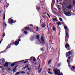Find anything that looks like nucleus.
Segmentation results:
<instances>
[{
    "instance_id": "f257e3e1",
    "label": "nucleus",
    "mask_w": 75,
    "mask_h": 75,
    "mask_svg": "<svg viewBox=\"0 0 75 75\" xmlns=\"http://www.w3.org/2000/svg\"><path fill=\"white\" fill-rule=\"evenodd\" d=\"M64 28L66 30V35L65 37V42L66 44H67L68 43V38H69V33H68L69 30L68 29V27L66 25L64 26Z\"/></svg>"
},
{
    "instance_id": "f03ea898",
    "label": "nucleus",
    "mask_w": 75,
    "mask_h": 75,
    "mask_svg": "<svg viewBox=\"0 0 75 75\" xmlns=\"http://www.w3.org/2000/svg\"><path fill=\"white\" fill-rule=\"evenodd\" d=\"M39 35H37L36 36V38L38 40H39V42L41 44H45V41L44 40V37L43 36H42L41 37V40L42 42H41V40H39Z\"/></svg>"
},
{
    "instance_id": "7ed1b4c3",
    "label": "nucleus",
    "mask_w": 75,
    "mask_h": 75,
    "mask_svg": "<svg viewBox=\"0 0 75 75\" xmlns=\"http://www.w3.org/2000/svg\"><path fill=\"white\" fill-rule=\"evenodd\" d=\"M72 50H71L70 51H69L68 52H67L66 54V57H68V59H71V57L70 56L71 54H72Z\"/></svg>"
},
{
    "instance_id": "20e7f679",
    "label": "nucleus",
    "mask_w": 75,
    "mask_h": 75,
    "mask_svg": "<svg viewBox=\"0 0 75 75\" xmlns=\"http://www.w3.org/2000/svg\"><path fill=\"white\" fill-rule=\"evenodd\" d=\"M54 72L56 75H63V74L62 73L59 74V73H60V70L58 69H56L55 70H54Z\"/></svg>"
},
{
    "instance_id": "39448f33",
    "label": "nucleus",
    "mask_w": 75,
    "mask_h": 75,
    "mask_svg": "<svg viewBox=\"0 0 75 75\" xmlns=\"http://www.w3.org/2000/svg\"><path fill=\"white\" fill-rule=\"evenodd\" d=\"M21 41V40L20 39H17L15 42H13L14 44L16 46H17V45H18V44H19V41Z\"/></svg>"
},
{
    "instance_id": "423d86ee",
    "label": "nucleus",
    "mask_w": 75,
    "mask_h": 75,
    "mask_svg": "<svg viewBox=\"0 0 75 75\" xmlns=\"http://www.w3.org/2000/svg\"><path fill=\"white\" fill-rule=\"evenodd\" d=\"M64 13L65 15H68V16H71L72 14V13L71 12H65V11H64Z\"/></svg>"
},
{
    "instance_id": "0eeeda50",
    "label": "nucleus",
    "mask_w": 75,
    "mask_h": 75,
    "mask_svg": "<svg viewBox=\"0 0 75 75\" xmlns=\"http://www.w3.org/2000/svg\"><path fill=\"white\" fill-rule=\"evenodd\" d=\"M11 63H9V62H6L5 64H4V67H8V65Z\"/></svg>"
},
{
    "instance_id": "6e6552de",
    "label": "nucleus",
    "mask_w": 75,
    "mask_h": 75,
    "mask_svg": "<svg viewBox=\"0 0 75 75\" xmlns=\"http://www.w3.org/2000/svg\"><path fill=\"white\" fill-rule=\"evenodd\" d=\"M65 48H67V50H69L71 48L69 47V45L68 44H67L66 45H65Z\"/></svg>"
},
{
    "instance_id": "1a4fd4ad",
    "label": "nucleus",
    "mask_w": 75,
    "mask_h": 75,
    "mask_svg": "<svg viewBox=\"0 0 75 75\" xmlns=\"http://www.w3.org/2000/svg\"><path fill=\"white\" fill-rule=\"evenodd\" d=\"M30 59L31 60V61H33L34 62H35L36 61V59H35V58L34 57H31L30 58Z\"/></svg>"
},
{
    "instance_id": "9d476101",
    "label": "nucleus",
    "mask_w": 75,
    "mask_h": 75,
    "mask_svg": "<svg viewBox=\"0 0 75 75\" xmlns=\"http://www.w3.org/2000/svg\"><path fill=\"white\" fill-rule=\"evenodd\" d=\"M25 30H27V31H31V29L29 27H26L24 28Z\"/></svg>"
},
{
    "instance_id": "9b49d317",
    "label": "nucleus",
    "mask_w": 75,
    "mask_h": 75,
    "mask_svg": "<svg viewBox=\"0 0 75 75\" xmlns=\"http://www.w3.org/2000/svg\"><path fill=\"white\" fill-rule=\"evenodd\" d=\"M10 47H11V46H10V45H8L6 47V48L5 49V50L3 51L4 52H6V50H7L8 48H10Z\"/></svg>"
},
{
    "instance_id": "f8f14e48",
    "label": "nucleus",
    "mask_w": 75,
    "mask_h": 75,
    "mask_svg": "<svg viewBox=\"0 0 75 75\" xmlns=\"http://www.w3.org/2000/svg\"><path fill=\"white\" fill-rule=\"evenodd\" d=\"M2 62L1 63V66H3V65L4 64V62H5V59H2Z\"/></svg>"
},
{
    "instance_id": "ddd939ff",
    "label": "nucleus",
    "mask_w": 75,
    "mask_h": 75,
    "mask_svg": "<svg viewBox=\"0 0 75 75\" xmlns=\"http://www.w3.org/2000/svg\"><path fill=\"white\" fill-rule=\"evenodd\" d=\"M67 8L68 9H71L72 8V4H70L69 5H68Z\"/></svg>"
},
{
    "instance_id": "4468645a",
    "label": "nucleus",
    "mask_w": 75,
    "mask_h": 75,
    "mask_svg": "<svg viewBox=\"0 0 75 75\" xmlns=\"http://www.w3.org/2000/svg\"><path fill=\"white\" fill-rule=\"evenodd\" d=\"M17 63V62H15L13 63H12L11 65V67H14V65H15V64Z\"/></svg>"
},
{
    "instance_id": "2eb2a0df",
    "label": "nucleus",
    "mask_w": 75,
    "mask_h": 75,
    "mask_svg": "<svg viewBox=\"0 0 75 75\" xmlns=\"http://www.w3.org/2000/svg\"><path fill=\"white\" fill-rule=\"evenodd\" d=\"M3 25H4V26L5 28L6 27V26H7V24H6V22H5L3 23Z\"/></svg>"
},
{
    "instance_id": "dca6fc26",
    "label": "nucleus",
    "mask_w": 75,
    "mask_h": 75,
    "mask_svg": "<svg viewBox=\"0 0 75 75\" xmlns=\"http://www.w3.org/2000/svg\"><path fill=\"white\" fill-rule=\"evenodd\" d=\"M9 23L10 24H12L13 23V20L11 19L10 21H9Z\"/></svg>"
},
{
    "instance_id": "f3484780",
    "label": "nucleus",
    "mask_w": 75,
    "mask_h": 75,
    "mask_svg": "<svg viewBox=\"0 0 75 75\" xmlns=\"http://www.w3.org/2000/svg\"><path fill=\"white\" fill-rule=\"evenodd\" d=\"M18 66V64L16 65V67L14 68L13 69V72H16V68H17V67Z\"/></svg>"
},
{
    "instance_id": "a211bd4d",
    "label": "nucleus",
    "mask_w": 75,
    "mask_h": 75,
    "mask_svg": "<svg viewBox=\"0 0 75 75\" xmlns=\"http://www.w3.org/2000/svg\"><path fill=\"white\" fill-rule=\"evenodd\" d=\"M51 61H52V60L51 59H50L48 62V65H50L51 63Z\"/></svg>"
},
{
    "instance_id": "6ab92c4d",
    "label": "nucleus",
    "mask_w": 75,
    "mask_h": 75,
    "mask_svg": "<svg viewBox=\"0 0 75 75\" xmlns=\"http://www.w3.org/2000/svg\"><path fill=\"white\" fill-rule=\"evenodd\" d=\"M55 3V1L54 0H52V4H54Z\"/></svg>"
},
{
    "instance_id": "aec40b11",
    "label": "nucleus",
    "mask_w": 75,
    "mask_h": 75,
    "mask_svg": "<svg viewBox=\"0 0 75 75\" xmlns=\"http://www.w3.org/2000/svg\"><path fill=\"white\" fill-rule=\"evenodd\" d=\"M36 8L38 11H39L40 10V7H36Z\"/></svg>"
},
{
    "instance_id": "412c9836",
    "label": "nucleus",
    "mask_w": 75,
    "mask_h": 75,
    "mask_svg": "<svg viewBox=\"0 0 75 75\" xmlns=\"http://www.w3.org/2000/svg\"><path fill=\"white\" fill-rule=\"evenodd\" d=\"M53 21H58V20H57V18H54L53 19Z\"/></svg>"
},
{
    "instance_id": "4be33fe9",
    "label": "nucleus",
    "mask_w": 75,
    "mask_h": 75,
    "mask_svg": "<svg viewBox=\"0 0 75 75\" xmlns=\"http://www.w3.org/2000/svg\"><path fill=\"white\" fill-rule=\"evenodd\" d=\"M52 30L53 31H55V30H56V29L55 28L54 26H53Z\"/></svg>"
},
{
    "instance_id": "5701e85b",
    "label": "nucleus",
    "mask_w": 75,
    "mask_h": 75,
    "mask_svg": "<svg viewBox=\"0 0 75 75\" xmlns=\"http://www.w3.org/2000/svg\"><path fill=\"white\" fill-rule=\"evenodd\" d=\"M61 63H59L58 64L57 66L58 67H59L61 66Z\"/></svg>"
},
{
    "instance_id": "b1692460",
    "label": "nucleus",
    "mask_w": 75,
    "mask_h": 75,
    "mask_svg": "<svg viewBox=\"0 0 75 75\" xmlns=\"http://www.w3.org/2000/svg\"><path fill=\"white\" fill-rule=\"evenodd\" d=\"M42 27L43 28L45 27V24L44 23H43L42 25Z\"/></svg>"
},
{
    "instance_id": "393cba45",
    "label": "nucleus",
    "mask_w": 75,
    "mask_h": 75,
    "mask_svg": "<svg viewBox=\"0 0 75 75\" xmlns=\"http://www.w3.org/2000/svg\"><path fill=\"white\" fill-rule=\"evenodd\" d=\"M41 71H42V69H40V70H39L38 71V73H39L40 74V73H41Z\"/></svg>"
},
{
    "instance_id": "a878e982",
    "label": "nucleus",
    "mask_w": 75,
    "mask_h": 75,
    "mask_svg": "<svg viewBox=\"0 0 75 75\" xmlns=\"http://www.w3.org/2000/svg\"><path fill=\"white\" fill-rule=\"evenodd\" d=\"M24 33L25 34H28V32L26 30H25L24 32Z\"/></svg>"
},
{
    "instance_id": "bb28decb",
    "label": "nucleus",
    "mask_w": 75,
    "mask_h": 75,
    "mask_svg": "<svg viewBox=\"0 0 75 75\" xmlns=\"http://www.w3.org/2000/svg\"><path fill=\"white\" fill-rule=\"evenodd\" d=\"M6 17V14L5 13H4V20H5V17Z\"/></svg>"
},
{
    "instance_id": "cd10ccee",
    "label": "nucleus",
    "mask_w": 75,
    "mask_h": 75,
    "mask_svg": "<svg viewBox=\"0 0 75 75\" xmlns=\"http://www.w3.org/2000/svg\"><path fill=\"white\" fill-rule=\"evenodd\" d=\"M57 24L58 25H61V22H57Z\"/></svg>"
},
{
    "instance_id": "c85d7f7f",
    "label": "nucleus",
    "mask_w": 75,
    "mask_h": 75,
    "mask_svg": "<svg viewBox=\"0 0 75 75\" xmlns=\"http://www.w3.org/2000/svg\"><path fill=\"white\" fill-rule=\"evenodd\" d=\"M25 68H28L29 67V66H28V64L26 65L25 66Z\"/></svg>"
},
{
    "instance_id": "c756f323",
    "label": "nucleus",
    "mask_w": 75,
    "mask_h": 75,
    "mask_svg": "<svg viewBox=\"0 0 75 75\" xmlns=\"http://www.w3.org/2000/svg\"><path fill=\"white\" fill-rule=\"evenodd\" d=\"M28 62V61L27 60L26 61H25V62H23V64H26V63H27V62Z\"/></svg>"
},
{
    "instance_id": "7c9ffc66",
    "label": "nucleus",
    "mask_w": 75,
    "mask_h": 75,
    "mask_svg": "<svg viewBox=\"0 0 75 75\" xmlns=\"http://www.w3.org/2000/svg\"><path fill=\"white\" fill-rule=\"evenodd\" d=\"M57 28L58 29V30L59 31H60V30H61V28H60V27L59 26H58L57 27Z\"/></svg>"
},
{
    "instance_id": "2f4dec72",
    "label": "nucleus",
    "mask_w": 75,
    "mask_h": 75,
    "mask_svg": "<svg viewBox=\"0 0 75 75\" xmlns=\"http://www.w3.org/2000/svg\"><path fill=\"white\" fill-rule=\"evenodd\" d=\"M20 72H17V73H16V74H15V75H18V74H20Z\"/></svg>"
},
{
    "instance_id": "473e14b6",
    "label": "nucleus",
    "mask_w": 75,
    "mask_h": 75,
    "mask_svg": "<svg viewBox=\"0 0 75 75\" xmlns=\"http://www.w3.org/2000/svg\"><path fill=\"white\" fill-rule=\"evenodd\" d=\"M5 35H6V34L4 33L2 35V36H3V38H4V37L5 36Z\"/></svg>"
},
{
    "instance_id": "72a5a7b5",
    "label": "nucleus",
    "mask_w": 75,
    "mask_h": 75,
    "mask_svg": "<svg viewBox=\"0 0 75 75\" xmlns=\"http://www.w3.org/2000/svg\"><path fill=\"white\" fill-rule=\"evenodd\" d=\"M59 20L61 21H63L62 19L61 18H59Z\"/></svg>"
},
{
    "instance_id": "f704fd0d",
    "label": "nucleus",
    "mask_w": 75,
    "mask_h": 75,
    "mask_svg": "<svg viewBox=\"0 0 75 75\" xmlns=\"http://www.w3.org/2000/svg\"><path fill=\"white\" fill-rule=\"evenodd\" d=\"M34 37L31 38L30 39V40H31V41H33V40H34Z\"/></svg>"
},
{
    "instance_id": "c9c22d12",
    "label": "nucleus",
    "mask_w": 75,
    "mask_h": 75,
    "mask_svg": "<svg viewBox=\"0 0 75 75\" xmlns=\"http://www.w3.org/2000/svg\"><path fill=\"white\" fill-rule=\"evenodd\" d=\"M13 44H14V42H11V43L10 45H13Z\"/></svg>"
},
{
    "instance_id": "e433bc0d",
    "label": "nucleus",
    "mask_w": 75,
    "mask_h": 75,
    "mask_svg": "<svg viewBox=\"0 0 75 75\" xmlns=\"http://www.w3.org/2000/svg\"><path fill=\"white\" fill-rule=\"evenodd\" d=\"M27 69H28V70L29 71H31V69L30 68H28Z\"/></svg>"
},
{
    "instance_id": "4c0bfd02",
    "label": "nucleus",
    "mask_w": 75,
    "mask_h": 75,
    "mask_svg": "<svg viewBox=\"0 0 75 75\" xmlns=\"http://www.w3.org/2000/svg\"><path fill=\"white\" fill-rule=\"evenodd\" d=\"M41 50L42 51H44V48H41Z\"/></svg>"
},
{
    "instance_id": "58836bf2",
    "label": "nucleus",
    "mask_w": 75,
    "mask_h": 75,
    "mask_svg": "<svg viewBox=\"0 0 75 75\" xmlns=\"http://www.w3.org/2000/svg\"><path fill=\"white\" fill-rule=\"evenodd\" d=\"M21 74H24L25 72L24 71H22L21 72Z\"/></svg>"
},
{
    "instance_id": "ea45409f",
    "label": "nucleus",
    "mask_w": 75,
    "mask_h": 75,
    "mask_svg": "<svg viewBox=\"0 0 75 75\" xmlns=\"http://www.w3.org/2000/svg\"><path fill=\"white\" fill-rule=\"evenodd\" d=\"M72 68L73 69H75V66H72Z\"/></svg>"
},
{
    "instance_id": "a19ab883",
    "label": "nucleus",
    "mask_w": 75,
    "mask_h": 75,
    "mask_svg": "<svg viewBox=\"0 0 75 75\" xmlns=\"http://www.w3.org/2000/svg\"><path fill=\"white\" fill-rule=\"evenodd\" d=\"M48 72L49 74H52V73H51V71H48Z\"/></svg>"
},
{
    "instance_id": "79ce46f5",
    "label": "nucleus",
    "mask_w": 75,
    "mask_h": 75,
    "mask_svg": "<svg viewBox=\"0 0 75 75\" xmlns=\"http://www.w3.org/2000/svg\"><path fill=\"white\" fill-rule=\"evenodd\" d=\"M9 3H8L7 4V5L6 4V7H8V6H9Z\"/></svg>"
},
{
    "instance_id": "37998d69",
    "label": "nucleus",
    "mask_w": 75,
    "mask_h": 75,
    "mask_svg": "<svg viewBox=\"0 0 75 75\" xmlns=\"http://www.w3.org/2000/svg\"><path fill=\"white\" fill-rule=\"evenodd\" d=\"M38 31V27H37V28L36 31Z\"/></svg>"
},
{
    "instance_id": "c03bdc74",
    "label": "nucleus",
    "mask_w": 75,
    "mask_h": 75,
    "mask_svg": "<svg viewBox=\"0 0 75 75\" xmlns=\"http://www.w3.org/2000/svg\"><path fill=\"white\" fill-rule=\"evenodd\" d=\"M16 22V21H13V23H15Z\"/></svg>"
},
{
    "instance_id": "a18cd8bd",
    "label": "nucleus",
    "mask_w": 75,
    "mask_h": 75,
    "mask_svg": "<svg viewBox=\"0 0 75 75\" xmlns=\"http://www.w3.org/2000/svg\"><path fill=\"white\" fill-rule=\"evenodd\" d=\"M21 38V36H19L18 37V39H20Z\"/></svg>"
},
{
    "instance_id": "49530a36",
    "label": "nucleus",
    "mask_w": 75,
    "mask_h": 75,
    "mask_svg": "<svg viewBox=\"0 0 75 75\" xmlns=\"http://www.w3.org/2000/svg\"><path fill=\"white\" fill-rule=\"evenodd\" d=\"M47 14L48 16L49 17V18H50V15H49L47 13Z\"/></svg>"
},
{
    "instance_id": "de8ad7c7",
    "label": "nucleus",
    "mask_w": 75,
    "mask_h": 75,
    "mask_svg": "<svg viewBox=\"0 0 75 75\" xmlns=\"http://www.w3.org/2000/svg\"><path fill=\"white\" fill-rule=\"evenodd\" d=\"M8 71H10L11 70V68H8Z\"/></svg>"
},
{
    "instance_id": "09e8293b",
    "label": "nucleus",
    "mask_w": 75,
    "mask_h": 75,
    "mask_svg": "<svg viewBox=\"0 0 75 75\" xmlns=\"http://www.w3.org/2000/svg\"><path fill=\"white\" fill-rule=\"evenodd\" d=\"M40 56H39L37 58V60H38V59H39V57Z\"/></svg>"
},
{
    "instance_id": "8fccbe9b",
    "label": "nucleus",
    "mask_w": 75,
    "mask_h": 75,
    "mask_svg": "<svg viewBox=\"0 0 75 75\" xmlns=\"http://www.w3.org/2000/svg\"><path fill=\"white\" fill-rule=\"evenodd\" d=\"M3 41V39H2L1 40V41H0V44L1 43V41Z\"/></svg>"
},
{
    "instance_id": "3c124183",
    "label": "nucleus",
    "mask_w": 75,
    "mask_h": 75,
    "mask_svg": "<svg viewBox=\"0 0 75 75\" xmlns=\"http://www.w3.org/2000/svg\"><path fill=\"white\" fill-rule=\"evenodd\" d=\"M24 61H25V60H21V62H23Z\"/></svg>"
},
{
    "instance_id": "603ef678",
    "label": "nucleus",
    "mask_w": 75,
    "mask_h": 75,
    "mask_svg": "<svg viewBox=\"0 0 75 75\" xmlns=\"http://www.w3.org/2000/svg\"><path fill=\"white\" fill-rule=\"evenodd\" d=\"M21 62V61H20L18 62H17V63H18V62Z\"/></svg>"
},
{
    "instance_id": "864d4df0",
    "label": "nucleus",
    "mask_w": 75,
    "mask_h": 75,
    "mask_svg": "<svg viewBox=\"0 0 75 75\" xmlns=\"http://www.w3.org/2000/svg\"><path fill=\"white\" fill-rule=\"evenodd\" d=\"M67 62H69V61L68 60H67Z\"/></svg>"
},
{
    "instance_id": "5fc2aeb1",
    "label": "nucleus",
    "mask_w": 75,
    "mask_h": 75,
    "mask_svg": "<svg viewBox=\"0 0 75 75\" xmlns=\"http://www.w3.org/2000/svg\"><path fill=\"white\" fill-rule=\"evenodd\" d=\"M30 26H31V27H33V25H32V24H30Z\"/></svg>"
},
{
    "instance_id": "6e6d98bb",
    "label": "nucleus",
    "mask_w": 75,
    "mask_h": 75,
    "mask_svg": "<svg viewBox=\"0 0 75 75\" xmlns=\"http://www.w3.org/2000/svg\"><path fill=\"white\" fill-rule=\"evenodd\" d=\"M25 61H26V60H30V59H25Z\"/></svg>"
},
{
    "instance_id": "4d7b16f0",
    "label": "nucleus",
    "mask_w": 75,
    "mask_h": 75,
    "mask_svg": "<svg viewBox=\"0 0 75 75\" xmlns=\"http://www.w3.org/2000/svg\"><path fill=\"white\" fill-rule=\"evenodd\" d=\"M22 31H24V29H22Z\"/></svg>"
},
{
    "instance_id": "13d9d810",
    "label": "nucleus",
    "mask_w": 75,
    "mask_h": 75,
    "mask_svg": "<svg viewBox=\"0 0 75 75\" xmlns=\"http://www.w3.org/2000/svg\"><path fill=\"white\" fill-rule=\"evenodd\" d=\"M45 16H43V18H45Z\"/></svg>"
},
{
    "instance_id": "bf43d9fd",
    "label": "nucleus",
    "mask_w": 75,
    "mask_h": 75,
    "mask_svg": "<svg viewBox=\"0 0 75 75\" xmlns=\"http://www.w3.org/2000/svg\"><path fill=\"white\" fill-rule=\"evenodd\" d=\"M41 67V66H40V65H39V68H40V67Z\"/></svg>"
},
{
    "instance_id": "052dcab7",
    "label": "nucleus",
    "mask_w": 75,
    "mask_h": 75,
    "mask_svg": "<svg viewBox=\"0 0 75 75\" xmlns=\"http://www.w3.org/2000/svg\"><path fill=\"white\" fill-rule=\"evenodd\" d=\"M59 1L61 2L62 1V0H59Z\"/></svg>"
},
{
    "instance_id": "680f3d73",
    "label": "nucleus",
    "mask_w": 75,
    "mask_h": 75,
    "mask_svg": "<svg viewBox=\"0 0 75 75\" xmlns=\"http://www.w3.org/2000/svg\"><path fill=\"white\" fill-rule=\"evenodd\" d=\"M48 70L49 71H51V70H50V69H48Z\"/></svg>"
},
{
    "instance_id": "e2e57ef3",
    "label": "nucleus",
    "mask_w": 75,
    "mask_h": 75,
    "mask_svg": "<svg viewBox=\"0 0 75 75\" xmlns=\"http://www.w3.org/2000/svg\"><path fill=\"white\" fill-rule=\"evenodd\" d=\"M0 68H3V67H1V66L0 67Z\"/></svg>"
},
{
    "instance_id": "0e129e2a",
    "label": "nucleus",
    "mask_w": 75,
    "mask_h": 75,
    "mask_svg": "<svg viewBox=\"0 0 75 75\" xmlns=\"http://www.w3.org/2000/svg\"><path fill=\"white\" fill-rule=\"evenodd\" d=\"M27 74H28V75H30V73H29L28 72Z\"/></svg>"
},
{
    "instance_id": "69168bd1",
    "label": "nucleus",
    "mask_w": 75,
    "mask_h": 75,
    "mask_svg": "<svg viewBox=\"0 0 75 75\" xmlns=\"http://www.w3.org/2000/svg\"><path fill=\"white\" fill-rule=\"evenodd\" d=\"M57 3H58V0H57Z\"/></svg>"
},
{
    "instance_id": "338daca9",
    "label": "nucleus",
    "mask_w": 75,
    "mask_h": 75,
    "mask_svg": "<svg viewBox=\"0 0 75 75\" xmlns=\"http://www.w3.org/2000/svg\"><path fill=\"white\" fill-rule=\"evenodd\" d=\"M43 14H44V15H45V13L44 12L43 13Z\"/></svg>"
},
{
    "instance_id": "774afa93",
    "label": "nucleus",
    "mask_w": 75,
    "mask_h": 75,
    "mask_svg": "<svg viewBox=\"0 0 75 75\" xmlns=\"http://www.w3.org/2000/svg\"><path fill=\"white\" fill-rule=\"evenodd\" d=\"M8 20H11V18H9Z\"/></svg>"
}]
</instances>
